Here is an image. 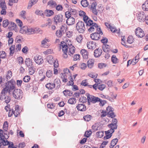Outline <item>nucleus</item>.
Returning <instances> with one entry per match:
<instances>
[{"label":"nucleus","mask_w":148,"mask_h":148,"mask_svg":"<svg viewBox=\"0 0 148 148\" xmlns=\"http://www.w3.org/2000/svg\"><path fill=\"white\" fill-rule=\"evenodd\" d=\"M88 84L87 80L84 79L82 81L81 83V84L84 86H86L88 85Z\"/></svg>","instance_id":"nucleus-61"},{"label":"nucleus","mask_w":148,"mask_h":148,"mask_svg":"<svg viewBox=\"0 0 148 148\" xmlns=\"http://www.w3.org/2000/svg\"><path fill=\"white\" fill-rule=\"evenodd\" d=\"M71 91L68 90H65L63 92L64 95L65 96H70L71 94Z\"/></svg>","instance_id":"nucleus-57"},{"label":"nucleus","mask_w":148,"mask_h":148,"mask_svg":"<svg viewBox=\"0 0 148 148\" xmlns=\"http://www.w3.org/2000/svg\"><path fill=\"white\" fill-rule=\"evenodd\" d=\"M80 55L78 54H75L73 57V60L75 61L79 60Z\"/></svg>","instance_id":"nucleus-54"},{"label":"nucleus","mask_w":148,"mask_h":148,"mask_svg":"<svg viewBox=\"0 0 148 148\" xmlns=\"http://www.w3.org/2000/svg\"><path fill=\"white\" fill-rule=\"evenodd\" d=\"M81 3L82 6L84 7H87L88 5V2L86 0H82Z\"/></svg>","instance_id":"nucleus-37"},{"label":"nucleus","mask_w":148,"mask_h":148,"mask_svg":"<svg viewBox=\"0 0 148 148\" xmlns=\"http://www.w3.org/2000/svg\"><path fill=\"white\" fill-rule=\"evenodd\" d=\"M12 95L15 99H20L23 97V92L22 90L19 89H15L12 92Z\"/></svg>","instance_id":"nucleus-3"},{"label":"nucleus","mask_w":148,"mask_h":148,"mask_svg":"<svg viewBox=\"0 0 148 148\" xmlns=\"http://www.w3.org/2000/svg\"><path fill=\"white\" fill-rule=\"evenodd\" d=\"M26 12L25 11L23 10L21 12L20 14V16L21 17L23 18L24 19L26 18Z\"/></svg>","instance_id":"nucleus-45"},{"label":"nucleus","mask_w":148,"mask_h":148,"mask_svg":"<svg viewBox=\"0 0 148 148\" xmlns=\"http://www.w3.org/2000/svg\"><path fill=\"white\" fill-rule=\"evenodd\" d=\"M79 66L81 69L85 70L87 67V65L85 63H81L79 64Z\"/></svg>","instance_id":"nucleus-48"},{"label":"nucleus","mask_w":148,"mask_h":148,"mask_svg":"<svg viewBox=\"0 0 148 148\" xmlns=\"http://www.w3.org/2000/svg\"><path fill=\"white\" fill-rule=\"evenodd\" d=\"M48 5L50 6H55L56 4V2L53 1H51L48 2Z\"/></svg>","instance_id":"nucleus-64"},{"label":"nucleus","mask_w":148,"mask_h":148,"mask_svg":"<svg viewBox=\"0 0 148 148\" xmlns=\"http://www.w3.org/2000/svg\"><path fill=\"white\" fill-rule=\"evenodd\" d=\"M142 7L143 10L148 11V0H146L142 4Z\"/></svg>","instance_id":"nucleus-21"},{"label":"nucleus","mask_w":148,"mask_h":148,"mask_svg":"<svg viewBox=\"0 0 148 148\" xmlns=\"http://www.w3.org/2000/svg\"><path fill=\"white\" fill-rule=\"evenodd\" d=\"M75 48L74 46H72L71 47L70 46L69 47V50L67 52L68 54L70 56H72L75 52Z\"/></svg>","instance_id":"nucleus-16"},{"label":"nucleus","mask_w":148,"mask_h":148,"mask_svg":"<svg viewBox=\"0 0 148 148\" xmlns=\"http://www.w3.org/2000/svg\"><path fill=\"white\" fill-rule=\"evenodd\" d=\"M87 97L88 103V105L90 104V102L94 103L100 100V98L98 97H95L92 95H90L88 93L86 94Z\"/></svg>","instance_id":"nucleus-4"},{"label":"nucleus","mask_w":148,"mask_h":148,"mask_svg":"<svg viewBox=\"0 0 148 148\" xmlns=\"http://www.w3.org/2000/svg\"><path fill=\"white\" fill-rule=\"evenodd\" d=\"M92 132L90 130L86 131L85 134L84 136L87 137H89L91 135Z\"/></svg>","instance_id":"nucleus-60"},{"label":"nucleus","mask_w":148,"mask_h":148,"mask_svg":"<svg viewBox=\"0 0 148 148\" xmlns=\"http://www.w3.org/2000/svg\"><path fill=\"white\" fill-rule=\"evenodd\" d=\"M6 54L5 52L3 51L0 52V58L2 59H4L6 58Z\"/></svg>","instance_id":"nucleus-42"},{"label":"nucleus","mask_w":148,"mask_h":148,"mask_svg":"<svg viewBox=\"0 0 148 148\" xmlns=\"http://www.w3.org/2000/svg\"><path fill=\"white\" fill-rule=\"evenodd\" d=\"M113 108L110 106H108L106 108V112L107 114L113 111Z\"/></svg>","instance_id":"nucleus-59"},{"label":"nucleus","mask_w":148,"mask_h":148,"mask_svg":"<svg viewBox=\"0 0 148 148\" xmlns=\"http://www.w3.org/2000/svg\"><path fill=\"white\" fill-rule=\"evenodd\" d=\"M139 61V54H138L132 60V65H134L138 62Z\"/></svg>","instance_id":"nucleus-32"},{"label":"nucleus","mask_w":148,"mask_h":148,"mask_svg":"<svg viewBox=\"0 0 148 148\" xmlns=\"http://www.w3.org/2000/svg\"><path fill=\"white\" fill-rule=\"evenodd\" d=\"M16 83L14 80L12 79L8 81L5 84V87L2 90L9 92L15 88Z\"/></svg>","instance_id":"nucleus-1"},{"label":"nucleus","mask_w":148,"mask_h":148,"mask_svg":"<svg viewBox=\"0 0 148 148\" xmlns=\"http://www.w3.org/2000/svg\"><path fill=\"white\" fill-rule=\"evenodd\" d=\"M52 71L51 70H48L46 73V76L48 78H51L52 76Z\"/></svg>","instance_id":"nucleus-47"},{"label":"nucleus","mask_w":148,"mask_h":148,"mask_svg":"<svg viewBox=\"0 0 148 148\" xmlns=\"http://www.w3.org/2000/svg\"><path fill=\"white\" fill-rule=\"evenodd\" d=\"M118 121L117 119L113 118L112 120L111 123L108 125V127L110 129H112L114 131L115 130H116L118 127Z\"/></svg>","instance_id":"nucleus-7"},{"label":"nucleus","mask_w":148,"mask_h":148,"mask_svg":"<svg viewBox=\"0 0 148 148\" xmlns=\"http://www.w3.org/2000/svg\"><path fill=\"white\" fill-rule=\"evenodd\" d=\"M27 26H24L20 29L19 32L20 33L27 34Z\"/></svg>","instance_id":"nucleus-28"},{"label":"nucleus","mask_w":148,"mask_h":148,"mask_svg":"<svg viewBox=\"0 0 148 148\" xmlns=\"http://www.w3.org/2000/svg\"><path fill=\"white\" fill-rule=\"evenodd\" d=\"M83 17L84 21L86 23V25L88 22H89V23H90V21H92V20L89 19L88 16L85 15Z\"/></svg>","instance_id":"nucleus-49"},{"label":"nucleus","mask_w":148,"mask_h":148,"mask_svg":"<svg viewBox=\"0 0 148 148\" xmlns=\"http://www.w3.org/2000/svg\"><path fill=\"white\" fill-rule=\"evenodd\" d=\"M54 13L52 10H46L44 11L45 15L47 17H50L54 14Z\"/></svg>","instance_id":"nucleus-20"},{"label":"nucleus","mask_w":148,"mask_h":148,"mask_svg":"<svg viewBox=\"0 0 148 148\" xmlns=\"http://www.w3.org/2000/svg\"><path fill=\"white\" fill-rule=\"evenodd\" d=\"M34 60L35 62L38 64H41L44 62L43 58L42 56H35L34 58Z\"/></svg>","instance_id":"nucleus-11"},{"label":"nucleus","mask_w":148,"mask_h":148,"mask_svg":"<svg viewBox=\"0 0 148 148\" xmlns=\"http://www.w3.org/2000/svg\"><path fill=\"white\" fill-rule=\"evenodd\" d=\"M12 72L10 71H8L6 74L7 80L10 79L12 76Z\"/></svg>","instance_id":"nucleus-38"},{"label":"nucleus","mask_w":148,"mask_h":148,"mask_svg":"<svg viewBox=\"0 0 148 148\" xmlns=\"http://www.w3.org/2000/svg\"><path fill=\"white\" fill-rule=\"evenodd\" d=\"M35 13L36 15H39L42 16H44L45 15L44 13H43L42 11L38 10H36Z\"/></svg>","instance_id":"nucleus-40"},{"label":"nucleus","mask_w":148,"mask_h":148,"mask_svg":"<svg viewBox=\"0 0 148 148\" xmlns=\"http://www.w3.org/2000/svg\"><path fill=\"white\" fill-rule=\"evenodd\" d=\"M146 16L143 12H139V21L144 22Z\"/></svg>","instance_id":"nucleus-25"},{"label":"nucleus","mask_w":148,"mask_h":148,"mask_svg":"<svg viewBox=\"0 0 148 148\" xmlns=\"http://www.w3.org/2000/svg\"><path fill=\"white\" fill-rule=\"evenodd\" d=\"M47 59L48 62L50 64H53L54 63L55 60L53 57L51 55H49L47 57Z\"/></svg>","instance_id":"nucleus-23"},{"label":"nucleus","mask_w":148,"mask_h":148,"mask_svg":"<svg viewBox=\"0 0 148 148\" xmlns=\"http://www.w3.org/2000/svg\"><path fill=\"white\" fill-rule=\"evenodd\" d=\"M9 24H10V23L9 21L7 19H5L3 21L2 26L4 27H6Z\"/></svg>","instance_id":"nucleus-41"},{"label":"nucleus","mask_w":148,"mask_h":148,"mask_svg":"<svg viewBox=\"0 0 148 148\" xmlns=\"http://www.w3.org/2000/svg\"><path fill=\"white\" fill-rule=\"evenodd\" d=\"M145 36V34L143 30L139 28V37L142 38Z\"/></svg>","instance_id":"nucleus-51"},{"label":"nucleus","mask_w":148,"mask_h":148,"mask_svg":"<svg viewBox=\"0 0 148 148\" xmlns=\"http://www.w3.org/2000/svg\"><path fill=\"white\" fill-rule=\"evenodd\" d=\"M97 29L96 32L92 33L90 35L91 38L93 40H99L100 36V34L101 35L103 34L101 28H98Z\"/></svg>","instance_id":"nucleus-5"},{"label":"nucleus","mask_w":148,"mask_h":148,"mask_svg":"<svg viewBox=\"0 0 148 148\" xmlns=\"http://www.w3.org/2000/svg\"><path fill=\"white\" fill-rule=\"evenodd\" d=\"M25 63L26 65L28 67H31L32 65V60L29 58H27L25 60Z\"/></svg>","instance_id":"nucleus-24"},{"label":"nucleus","mask_w":148,"mask_h":148,"mask_svg":"<svg viewBox=\"0 0 148 148\" xmlns=\"http://www.w3.org/2000/svg\"><path fill=\"white\" fill-rule=\"evenodd\" d=\"M98 101L100 102L99 105L100 106H103L104 104L107 103L106 101L104 100H102L100 99V100Z\"/></svg>","instance_id":"nucleus-53"},{"label":"nucleus","mask_w":148,"mask_h":148,"mask_svg":"<svg viewBox=\"0 0 148 148\" xmlns=\"http://www.w3.org/2000/svg\"><path fill=\"white\" fill-rule=\"evenodd\" d=\"M102 48L104 52L107 53L110 50V46L107 45H104L103 46Z\"/></svg>","instance_id":"nucleus-33"},{"label":"nucleus","mask_w":148,"mask_h":148,"mask_svg":"<svg viewBox=\"0 0 148 148\" xmlns=\"http://www.w3.org/2000/svg\"><path fill=\"white\" fill-rule=\"evenodd\" d=\"M49 40L45 38L44 40H43L41 41V45L42 47H46L45 46V45L46 43H47V42H48Z\"/></svg>","instance_id":"nucleus-55"},{"label":"nucleus","mask_w":148,"mask_h":148,"mask_svg":"<svg viewBox=\"0 0 148 148\" xmlns=\"http://www.w3.org/2000/svg\"><path fill=\"white\" fill-rule=\"evenodd\" d=\"M84 59H87L88 57V53L86 50L83 49L80 52Z\"/></svg>","instance_id":"nucleus-18"},{"label":"nucleus","mask_w":148,"mask_h":148,"mask_svg":"<svg viewBox=\"0 0 148 148\" xmlns=\"http://www.w3.org/2000/svg\"><path fill=\"white\" fill-rule=\"evenodd\" d=\"M0 8L1 9L7 8V7L4 0H0Z\"/></svg>","instance_id":"nucleus-27"},{"label":"nucleus","mask_w":148,"mask_h":148,"mask_svg":"<svg viewBox=\"0 0 148 148\" xmlns=\"http://www.w3.org/2000/svg\"><path fill=\"white\" fill-rule=\"evenodd\" d=\"M10 143V142H9L6 140L3 139V138L0 139V147L2 145L4 146H6L8 145H9Z\"/></svg>","instance_id":"nucleus-19"},{"label":"nucleus","mask_w":148,"mask_h":148,"mask_svg":"<svg viewBox=\"0 0 148 148\" xmlns=\"http://www.w3.org/2000/svg\"><path fill=\"white\" fill-rule=\"evenodd\" d=\"M76 99L75 98H70L68 101V103L71 104H75L76 103Z\"/></svg>","instance_id":"nucleus-34"},{"label":"nucleus","mask_w":148,"mask_h":148,"mask_svg":"<svg viewBox=\"0 0 148 148\" xmlns=\"http://www.w3.org/2000/svg\"><path fill=\"white\" fill-rule=\"evenodd\" d=\"M53 84L55 87H56L57 88H59L61 86V81L59 79L56 78L54 80Z\"/></svg>","instance_id":"nucleus-17"},{"label":"nucleus","mask_w":148,"mask_h":148,"mask_svg":"<svg viewBox=\"0 0 148 148\" xmlns=\"http://www.w3.org/2000/svg\"><path fill=\"white\" fill-rule=\"evenodd\" d=\"M70 80L69 81V82L67 83L68 85H72L74 84L73 79V78H72L71 75L70 76Z\"/></svg>","instance_id":"nucleus-56"},{"label":"nucleus","mask_w":148,"mask_h":148,"mask_svg":"<svg viewBox=\"0 0 148 148\" xmlns=\"http://www.w3.org/2000/svg\"><path fill=\"white\" fill-rule=\"evenodd\" d=\"M118 142V139L116 138L113 139L110 143V148H113Z\"/></svg>","instance_id":"nucleus-26"},{"label":"nucleus","mask_w":148,"mask_h":148,"mask_svg":"<svg viewBox=\"0 0 148 148\" xmlns=\"http://www.w3.org/2000/svg\"><path fill=\"white\" fill-rule=\"evenodd\" d=\"M54 21L56 25L62 23L63 21V16L61 14L56 15L54 17Z\"/></svg>","instance_id":"nucleus-10"},{"label":"nucleus","mask_w":148,"mask_h":148,"mask_svg":"<svg viewBox=\"0 0 148 148\" xmlns=\"http://www.w3.org/2000/svg\"><path fill=\"white\" fill-rule=\"evenodd\" d=\"M67 29V26L65 24H64L62 25L60 27V30L64 32V31H66Z\"/></svg>","instance_id":"nucleus-52"},{"label":"nucleus","mask_w":148,"mask_h":148,"mask_svg":"<svg viewBox=\"0 0 148 148\" xmlns=\"http://www.w3.org/2000/svg\"><path fill=\"white\" fill-rule=\"evenodd\" d=\"M88 75L90 77H92L93 78H96L97 76V74L96 73L93 72H90L88 73Z\"/></svg>","instance_id":"nucleus-39"},{"label":"nucleus","mask_w":148,"mask_h":148,"mask_svg":"<svg viewBox=\"0 0 148 148\" xmlns=\"http://www.w3.org/2000/svg\"><path fill=\"white\" fill-rule=\"evenodd\" d=\"M76 28L79 33H83L85 30L84 23L82 21H79L77 24Z\"/></svg>","instance_id":"nucleus-6"},{"label":"nucleus","mask_w":148,"mask_h":148,"mask_svg":"<svg viewBox=\"0 0 148 148\" xmlns=\"http://www.w3.org/2000/svg\"><path fill=\"white\" fill-rule=\"evenodd\" d=\"M86 26L88 29V31L89 32H92L94 31V30L96 29L97 30L98 28H100L98 27V25L96 23H94L92 21H90L87 23L86 24Z\"/></svg>","instance_id":"nucleus-2"},{"label":"nucleus","mask_w":148,"mask_h":148,"mask_svg":"<svg viewBox=\"0 0 148 148\" xmlns=\"http://www.w3.org/2000/svg\"><path fill=\"white\" fill-rule=\"evenodd\" d=\"M52 24V21L49 18L47 20V22L45 23V25L46 26H50Z\"/></svg>","instance_id":"nucleus-63"},{"label":"nucleus","mask_w":148,"mask_h":148,"mask_svg":"<svg viewBox=\"0 0 148 148\" xmlns=\"http://www.w3.org/2000/svg\"><path fill=\"white\" fill-rule=\"evenodd\" d=\"M30 77L28 76H26L24 77L23 78V81L25 82H28L30 79Z\"/></svg>","instance_id":"nucleus-62"},{"label":"nucleus","mask_w":148,"mask_h":148,"mask_svg":"<svg viewBox=\"0 0 148 148\" xmlns=\"http://www.w3.org/2000/svg\"><path fill=\"white\" fill-rule=\"evenodd\" d=\"M91 116L90 115H87L84 116L83 118L85 121H89L91 119Z\"/></svg>","instance_id":"nucleus-50"},{"label":"nucleus","mask_w":148,"mask_h":148,"mask_svg":"<svg viewBox=\"0 0 148 148\" xmlns=\"http://www.w3.org/2000/svg\"><path fill=\"white\" fill-rule=\"evenodd\" d=\"M82 39L83 36L81 34L77 36L76 38V40L79 43H81L82 42Z\"/></svg>","instance_id":"nucleus-36"},{"label":"nucleus","mask_w":148,"mask_h":148,"mask_svg":"<svg viewBox=\"0 0 148 148\" xmlns=\"http://www.w3.org/2000/svg\"><path fill=\"white\" fill-rule=\"evenodd\" d=\"M46 87L49 89L51 90L55 88L54 86L52 83H49L46 85Z\"/></svg>","instance_id":"nucleus-31"},{"label":"nucleus","mask_w":148,"mask_h":148,"mask_svg":"<svg viewBox=\"0 0 148 148\" xmlns=\"http://www.w3.org/2000/svg\"><path fill=\"white\" fill-rule=\"evenodd\" d=\"M76 108L78 110L81 111H85L86 109V106L83 103L78 104Z\"/></svg>","instance_id":"nucleus-13"},{"label":"nucleus","mask_w":148,"mask_h":148,"mask_svg":"<svg viewBox=\"0 0 148 148\" xmlns=\"http://www.w3.org/2000/svg\"><path fill=\"white\" fill-rule=\"evenodd\" d=\"M111 60L114 64H116L118 62L119 60L115 55H113L111 58Z\"/></svg>","instance_id":"nucleus-35"},{"label":"nucleus","mask_w":148,"mask_h":148,"mask_svg":"<svg viewBox=\"0 0 148 148\" xmlns=\"http://www.w3.org/2000/svg\"><path fill=\"white\" fill-rule=\"evenodd\" d=\"M97 87L99 89L102 91L105 88L106 85L103 84H101L98 85Z\"/></svg>","instance_id":"nucleus-58"},{"label":"nucleus","mask_w":148,"mask_h":148,"mask_svg":"<svg viewBox=\"0 0 148 148\" xmlns=\"http://www.w3.org/2000/svg\"><path fill=\"white\" fill-rule=\"evenodd\" d=\"M102 51L101 49H97L94 51V55L95 57L100 56L102 53Z\"/></svg>","instance_id":"nucleus-22"},{"label":"nucleus","mask_w":148,"mask_h":148,"mask_svg":"<svg viewBox=\"0 0 148 148\" xmlns=\"http://www.w3.org/2000/svg\"><path fill=\"white\" fill-rule=\"evenodd\" d=\"M87 63L88 67L90 68H91L94 64V60L92 59L89 60L87 62Z\"/></svg>","instance_id":"nucleus-30"},{"label":"nucleus","mask_w":148,"mask_h":148,"mask_svg":"<svg viewBox=\"0 0 148 148\" xmlns=\"http://www.w3.org/2000/svg\"><path fill=\"white\" fill-rule=\"evenodd\" d=\"M61 46L62 47V51L63 52V57L64 58H66L68 57V55L67 53L69 47L66 43H62Z\"/></svg>","instance_id":"nucleus-9"},{"label":"nucleus","mask_w":148,"mask_h":148,"mask_svg":"<svg viewBox=\"0 0 148 148\" xmlns=\"http://www.w3.org/2000/svg\"><path fill=\"white\" fill-rule=\"evenodd\" d=\"M64 33L60 30H57L56 33V36L58 37H60L62 36V34Z\"/></svg>","instance_id":"nucleus-43"},{"label":"nucleus","mask_w":148,"mask_h":148,"mask_svg":"<svg viewBox=\"0 0 148 148\" xmlns=\"http://www.w3.org/2000/svg\"><path fill=\"white\" fill-rule=\"evenodd\" d=\"M66 23L69 25L74 24L75 23V18L73 16L68 18L66 20Z\"/></svg>","instance_id":"nucleus-15"},{"label":"nucleus","mask_w":148,"mask_h":148,"mask_svg":"<svg viewBox=\"0 0 148 148\" xmlns=\"http://www.w3.org/2000/svg\"><path fill=\"white\" fill-rule=\"evenodd\" d=\"M8 92L2 90L1 91V94L2 95L1 96L3 97L2 100V101H4L6 103H8L10 101V97L7 95V93Z\"/></svg>","instance_id":"nucleus-8"},{"label":"nucleus","mask_w":148,"mask_h":148,"mask_svg":"<svg viewBox=\"0 0 148 148\" xmlns=\"http://www.w3.org/2000/svg\"><path fill=\"white\" fill-rule=\"evenodd\" d=\"M18 106L17 105L16 106L15 108V110L14 111V114L15 117L17 116L18 114H19V110L18 109Z\"/></svg>","instance_id":"nucleus-29"},{"label":"nucleus","mask_w":148,"mask_h":148,"mask_svg":"<svg viewBox=\"0 0 148 148\" xmlns=\"http://www.w3.org/2000/svg\"><path fill=\"white\" fill-rule=\"evenodd\" d=\"M103 134L104 132L102 131H98L96 133L97 136L98 137L100 138H101L103 136Z\"/></svg>","instance_id":"nucleus-44"},{"label":"nucleus","mask_w":148,"mask_h":148,"mask_svg":"<svg viewBox=\"0 0 148 148\" xmlns=\"http://www.w3.org/2000/svg\"><path fill=\"white\" fill-rule=\"evenodd\" d=\"M87 47L89 49H94L96 47V43L92 41H90L88 42L87 44Z\"/></svg>","instance_id":"nucleus-14"},{"label":"nucleus","mask_w":148,"mask_h":148,"mask_svg":"<svg viewBox=\"0 0 148 148\" xmlns=\"http://www.w3.org/2000/svg\"><path fill=\"white\" fill-rule=\"evenodd\" d=\"M110 29L112 32H116L117 33H119V31L120 30H117L116 28L114 27L113 26H111L110 27Z\"/></svg>","instance_id":"nucleus-46"},{"label":"nucleus","mask_w":148,"mask_h":148,"mask_svg":"<svg viewBox=\"0 0 148 148\" xmlns=\"http://www.w3.org/2000/svg\"><path fill=\"white\" fill-rule=\"evenodd\" d=\"M27 34L31 35L33 34L40 32V29H38V30H36L34 28L28 27L27 26Z\"/></svg>","instance_id":"nucleus-12"}]
</instances>
